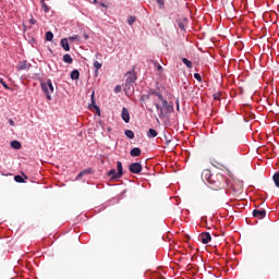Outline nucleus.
<instances>
[{
    "label": "nucleus",
    "instance_id": "nucleus-18",
    "mask_svg": "<svg viewBox=\"0 0 279 279\" xmlns=\"http://www.w3.org/2000/svg\"><path fill=\"white\" fill-rule=\"evenodd\" d=\"M182 62L185 64V66H187V69H193V62H191V60L182 58Z\"/></svg>",
    "mask_w": 279,
    "mask_h": 279
},
{
    "label": "nucleus",
    "instance_id": "nucleus-23",
    "mask_svg": "<svg viewBox=\"0 0 279 279\" xmlns=\"http://www.w3.org/2000/svg\"><path fill=\"white\" fill-rule=\"evenodd\" d=\"M14 180H15V182H19L20 184H23L25 182V179L21 174L15 175Z\"/></svg>",
    "mask_w": 279,
    "mask_h": 279
},
{
    "label": "nucleus",
    "instance_id": "nucleus-17",
    "mask_svg": "<svg viewBox=\"0 0 279 279\" xmlns=\"http://www.w3.org/2000/svg\"><path fill=\"white\" fill-rule=\"evenodd\" d=\"M90 173V169L87 170H83L81 171L77 175H76V180H82V178H84V175Z\"/></svg>",
    "mask_w": 279,
    "mask_h": 279
},
{
    "label": "nucleus",
    "instance_id": "nucleus-30",
    "mask_svg": "<svg viewBox=\"0 0 279 279\" xmlns=\"http://www.w3.org/2000/svg\"><path fill=\"white\" fill-rule=\"evenodd\" d=\"M0 84H2L3 88L10 90V86L5 84V81H3V78H0Z\"/></svg>",
    "mask_w": 279,
    "mask_h": 279
},
{
    "label": "nucleus",
    "instance_id": "nucleus-25",
    "mask_svg": "<svg viewBox=\"0 0 279 279\" xmlns=\"http://www.w3.org/2000/svg\"><path fill=\"white\" fill-rule=\"evenodd\" d=\"M134 23H136V16H129L128 17V24L129 25H134Z\"/></svg>",
    "mask_w": 279,
    "mask_h": 279
},
{
    "label": "nucleus",
    "instance_id": "nucleus-20",
    "mask_svg": "<svg viewBox=\"0 0 279 279\" xmlns=\"http://www.w3.org/2000/svg\"><path fill=\"white\" fill-rule=\"evenodd\" d=\"M151 90H149L147 94H143L141 97V101H147V99H149V97H151Z\"/></svg>",
    "mask_w": 279,
    "mask_h": 279
},
{
    "label": "nucleus",
    "instance_id": "nucleus-12",
    "mask_svg": "<svg viewBox=\"0 0 279 279\" xmlns=\"http://www.w3.org/2000/svg\"><path fill=\"white\" fill-rule=\"evenodd\" d=\"M130 155H131L133 158H138V156H141V148L135 147V148L131 149Z\"/></svg>",
    "mask_w": 279,
    "mask_h": 279
},
{
    "label": "nucleus",
    "instance_id": "nucleus-28",
    "mask_svg": "<svg viewBox=\"0 0 279 279\" xmlns=\"http://www.w3.org/2000/svg\"><path fill=\"white\" fill-rule=\"evenodd\" d=\"M101 63H99V61H95L94 62V68L96 69V73H98L99 69H101Z\"/></svg>",
    "mask_w": 279,
    "mask_h": 279
},
{
    "label": "nucleus",
    "instance_id": "nucleus-38",
    "mask_svg": "<svg viewBox=\"0 0 279 279\" xmlns=\"http://www.w3.org/2000/svg\"><path fill=\"white\" fill-rule=\"evenodd\" d=\"M85 40H88V35L84 34Z\"/></svg>",
    "mask_w": 279,
    "mask_h": 279
},
{
    "label": "nucleus",
    "instance_id": "nucleus-15",
    "mask_svg": "<svg viewBox=\"0 0 279 279\" xmlns=\"http://www.w3.org/2000/svg\"><path fill=\"white\" fill-rule=\"evenodd\" d=\"M71 80H80V71L73 70L70 74Z\"/></svg>",
    "mask_w": 279,
    "mask_h": 279
},
{
    "label": "nucleus",
    "instance_id": "nucleus-5",
    "mask_svg": "<svg viewBox=\"0 0 279 279\" xmlns=\"http://www.w3.org/2000/svg\"><path fill=\"white\" fill-rule=\"evenodd\" d=\"M90 101L92 104L89 105V108L93 110H96L98 117L101 116V109H99V106H97V101L95 100V92L92 93L90 95Z\"/></svg>",
    "mask_w": 279,
    "mask_h": 279
},
{
    "label": "nucleus",
    "instance_id": "nucleus-26",
    "mask_svg": "<svg viewBox=\"0 0 279 279\" xmlns=\"http://www.w3.org/2000/svg\"><path fill=\"white\" fill-rule=\"evenodd\" d=\"M203 175H205V178H207L208 182H213V179H211V177H210V172H209L208 170H205V171L203 172Z\"/></svg>",
    "mask_w": 279,
    "mask_h": 279
},
{
    "label": "nucleus",
    "instance_id": "nucleus-7",
    "mask_svg": "<svg viewBox=\"0 0 279 279\" xmlns=\"http://www.w3.org/2000/svg\"><path fill=\"white\" fill-rule=\"evenodd\" d=\"M201 242L204 243V245L210 243L213 241V236L208 232H203L199 235Z\"/></svg>",
    "mask_w": 279,
    "mask_h": 279
},
{
    "label": "nucleus",
    "instance_id": "nucleus-32",
    "mask_svg": "<svg viewBox=\"0 0 279 279\" xmlns=\"http://www.w3.org/2000/svg\"><path fill=\"white\" fill-rule=\"evenodd\" d=\"M194 77L197 80V82H202V74L194 73Z\"/></svg>",
    "mask_w": 279,
    "mask_h": 279
},
{
    "label": "nucleus",
    "instance_id": "nucleus-9",
    "mask_svg": "<svg viewBox=\"0 0 279 279\" xmlns=\"http://www.w3.org/2000/svg\"><path fill=\"white\" fill-rule=\"evenodd\" d=\"M121 119H122V121H124V123L130 122V110H128V108H125V107L122 108Z\"/></svg>",
    "mask_w": 279,
    "mask_h": 279
},
{
    "label": "nucleus",
    "instance_id": "nucleus-6",
    "mask_svg": "<svg viewBox=\"0 0 279 279\" xmlns=\"http://www.w3.org/2000/svg\"><path fill=\"white\" fill-rule=\"evenodd\" d=\"M253 217L265 219V217H267V211L265 209H255L253 210Z\"/></svg>",
    "mask_w": 279,
    "mask_h": 279
},
{
    "label": "nucleus",
    "instance_id": "nucleus-1",
    "mask_svg": "<svg viewBox=\"0 0 279 279\" xmlns=\"http://www.w3.org/2000/svg\"><path fill=\"white\" fill-rule=\"evenodd\" d=\"M125 83H124V92L128 93L130 90H134V84H136V74L134 72H128L125 74Z\"/></svg>",
    "mask_w": 279,
    "mask_h": 279
},
{
    "label": "nucleus",
    "instance_id": "nucleus-29",
    "mask_svg": "<svg viewBox=\"0 0 279 279\" xmlns=\"http://www.w3.org/2000/svg\"><path fill=\"white\" fill-rule=\"evenodd\" d=\"M69 40H71V43H74V40H80V36L78 35L70 36Z\"/></svg>",
    "mask_w": 279,
    "mask_h": 279
},
{
    "label": "nucleus",
    "instance_id": "nucleus-33",
    "mask_svg": "<svg viewBox=\"0 0 279 279\" xmlns=\"http://www.w3.org/2000/svg\"><path fill=\"white\" fill-rule=\"evenodd\" d=\"M114 93H121V85H117L113 89Z\"/></svg>",
    "mask_w": 279,
    "mask_h": 279
},
{
    "label": "nucleus",
    "instance_id": "nucleus-34",
    "mask_svg": "<svg viewBox=\"0 0 279 279\" xmlns=\"http://www.w3.org/2000/svg\"><path fill=\"white\" fill-rule=\"evenodd\" d=\"M100 7L105 8L106 10H108V5L106 3H104V2L100 3Z\"/></svg>",
    "mask_w": 279,
    "mask_h": 279
},
{
    "label": "nucleus",
    "instance_id": "nucleus-19",
    "mask_svg": "<svg viewBox=\"0 0 279 279\" xmlns=\"http://www.w3.org/2000/svg\"><path fill=\"white\" fill-rule=\"evenodd\" d=\"M11 147L13 148V149H21V142H19V141H12L11 142Z\"/></svg>",
    "mask_w": 279,
    "mask_h": 279
},
{
    "label": "nucleus",
    "instance_id": "nucleus-4",
    "mask_svg": "<svg viewBox=\"0 0 279 279\" xmlns=\"http://www.w3.org/2000/svg\"><path fill=\"white\" fill-rule=\"evenodd\" d=\"M129 170L131 173L138 175V173L143 171V165H141V162H133L129 166Z\"/></svg>",
    "mask_w": 279,
    "mask_h": 279
},
{
    "label": "nucleus",
    "instance_id": "nucleus-10",
    "mask_svg": "<svg viewBox=\"0 0 279 279\" xmlns=\"http://www.w3.org/2000/svg\"><path fill=\"white\" fill-rule=\"evenodd\" d=\"M161 101H162V110H163V112H171V110H173V106L169 105L167 99H163Z\"/></svg>",
    "mask_w": 279,
    "mask_h": 279
},
{
    "label": "nucleus",
    "instance_id": "nucleus-16",
    "mask_svg": "<svg viewBox=\"0 0 279 279\" xmlns=\"http://www.w3.org/2000/svg\"><path fill=\"white\" fill-rule=\"evenodd\" d=\"M150 95H155V97H158L159 101L165 100V98L162 97V94H160L159 92H156L154 89H150Z\"/></svg>",
    "mask_w": 279,
    "mask_h": 279
},
{
    "label": "nucleus",
    "instance_id": "nucleus-2",
    "mask_svg": "<svg viewBox=\"0 0 279 279\" xmlns=\"http://www.w3.org/2000/svg\"><path fill=\"white\" fill-rule=\"evenodd\" d=\"M117 169H111L107 173L108 178H110L111 181L123 178V163H121V161L117 162Z\"/></svg>",
    "mask_w": 279,
    "mask_h": 279
},
{
    "label": "nucleus",
    "instance_id": "nucleus-24",
    "mask_svg": "<svg viewBox=\"0 0 279 279\" xmlns=\"http://www.w3.org/2000/svg\"><path fill=\"white\" fill-rule=\"evenodd\" d=\"M124 134L128 138H131V140L134 138V131L132 130L124 131Z\"/></svg>",
    "mask_w": 279,
    "mask_h": 279
},
{
    "label": "nucleus",
    "instance_id": "nucleus-13",
    "mask_svg": "<svg viewBox=\"0 0 279 279\" xmlns=\"http://www.w3.org/2000/svg\"><path fill=\"white\" fill-rule=\"evenodd\" d=\"M63 62H65V64H73V58L71 57V54L69 53L64 54Z\"/></svg>",
    "mask_w": 279,
    "mask_h": 279
},
{
    "label": "nucleus",
    "instance_id": "nucleus-37",
    "mask_svg": "<svg viewBox=\"0 0 279 279\" xmlns=\"http://www.w3.org/2000/svg\"><path fill=\"white\" fill-rule=\"evenodd\" d=\"M157 71H162V65L157 64Z\"/></svg>",
    "mask_w": 279,
    "mask_h": 279
},
{
    "label": "nucleus",
    "instance_id": "nucleus-35",
    "mask_svg": "<svg viewBox=\"0 0 279 279\" xmlns=\"http://www.w3.org/2000/svg\"><path fill=\"white\" fill-rule=\"evenodd\" d=\"M29 23H31V25H36V20L31 19V20H29Z\"/></svg>",
    "mask_w": 279,
    "mask_h": 279
},
{
    "label": "nucleus",
    "instance_id": "nucleus-36",
    "mask_svg": "<svg viewBox=\"0 0 279 279\" xmlns=\"http://www.w3.org/2000/svg\"><path fill=\"white\" fill-rule=\"evenodd\" d=\"M9 124L12 125V126H14V125H15L14 120L10 119V120H9Z\"/></svg>",
    "mask_w": 279,
    "mask_h": 279
},
{
    "label": "nucleus",
    "instance_id": "nucleus-39",
    "mask_svg": "<svg viewBox=\"0 0 279 279\" xmlns=\"http://www.w3.org/2000/svg\"><path fill=\"white\" fill-rule=\"evenodd\" d=\"M93 3H95V4H96V3H97V0H93Z\"/></svg>",
    "mask_w": 279,
    "mask_h": 279
},
{
    "label": "nucleus",
    "instance_id": "nucleus-27",
    "mask_svg": "<svg viewBox=\"0 0 279 279\" xmlns=\"http://www.w3.org/2000/svg\"><path fill=\"white\" fill-rule=\"evenodd\" d=\"M155 106H156L157 110H159V117H162V114L165 113L162 106H160L159 104H155Z\"/></svg>",
    "mask_w": 279,
    "mask_h": 279
},
{
    "label": "nucleus",
    "instance_id": "nucleus-11",
    "mask_svg": "<svg viewBox=\"0 0 279 279\" xmlns=\"http://www.w3.org/2000/svg\"><path fill=\"white\" fill-rule=\"evenodd\" d=\"M60 45H61L62 49H64V51H71V46L69 45V39H66V38L61 39Z\"/></svg>",
    "mask_w": 279,
    "mask_h": 279
},
{
    "label": "nucleus",
    "instance_id": "nucleus-3",
    "mask_svg": "<svg viewBox=\"0 0 279 279\" xmlns=\"http://www.w3.org/2000/svg\"><path fill=\"white\" fill-rule=\"evenodd\" d=\"M40 86H41V90H44L46 95V99H48V101H51V95L53 93V83L51 82V80L41 82Z\"/></svg>",
    "mask_w": 279,
    "mask_h": 279
},
{
    "label": "nucleus",
    "instance_id": "nucleus-21",
    "mask_svg": "<svg viewBox=\"0 0 279 279\" xmlns=\"http://www.w3.org/2000/svg\"><path fill=\"white\" fill-rule=\"evenodd\" d=\"M41 3V8L44 10V12H49V10H51V8H49V5H47V3L45 2V0H40Z\"/></svg>",
    "mask_w": 279,
    "mask_h": 279
},
{
    "label": "nucleus",
    "instance_id": "nucleus-31",
    "mask_svg": "<svg viewBox=\"0 0 279 279\" xmlns=\"http://www.w3.org/2000/svg\"><path fill=\"white\" fill-rule=\"evenodd\" d=\"M156 2L158 3L160 9L165 8V0H156Z\"/></svg>",
    "mask_w": 279,
    "mask_h": 279
},
{
    "label": "nucleus",
    "instance_id": "nucleus-22",
    "mask_svg": "<svg viewBox=\"0 0 279 279\" xmlns=\"http://www.w3.org/2000/svg\"><path fill=\"white\" fill-rule=\"evenodd\" d=\"M46 40H47L48 43H51V40H53V33H52L51 31H48V32L46 33Z\"/></svg>",
    "mask_w": 279,
    "mask_h": 279
},
{
    "label": "nucleus",
    "instance_id": "nucleus-40",
    "mask_svg": "<svg viewBox=\"0 0 279 279\" xmlns=\"http://www.w3.org/2000/svg\"><path fill=\"white\" fill-rule=\"evenodd\" d=\"M108 132H111V129H110V128L108 129Z\"/></svg>",
    "mask_w": 279,
    "mask_h": 279
},
{
    "label": "nucleus",
    "instance_id": "nucleus-8",
    "mask_svg": "<svg viewBox=\"0 0 279 279\" xmlns=\"http://www.w3.org/2000/svg\"><path fill=\"white\" fill-rule=\"evenodd\" d=\"M16 69L17 71H29V69H32V64L27 63V61H21Z\"/></svg>",
    "mask_w": 279,
    "mask_h": 279
},
{
    "label": "nucleus",
    "instance_id": "nucleus-14",
    "mask_svg": "<svg viewBox=\"0 0 279 279\" xmlns=\"http://www.w3.org/2000/svg\"><path fill=\"white\" fill-rule=\"evenodd\" d=\"M147 136H148V138H156V136H158V132L154 129H149Z\"/></svg>",
    "mask_w": 279,
    "mask_h": 279
}]
</instances>
